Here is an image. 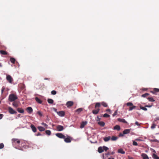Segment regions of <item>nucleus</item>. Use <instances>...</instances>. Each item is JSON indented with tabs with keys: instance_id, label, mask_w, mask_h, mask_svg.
Instances as JSON below:
<instances>
[{
	"instance_id": "nucleus-31",
	"label": "nucleus",
	"mask_w": 159,
	"mask_h": 159,
	"mask_svg": "<svg viewBox=\"0 0 159 159\" xmlns=\"http://www.w3.org/2000/svg\"><path fill=\"white\" fill-rule=\"evenodd\" d=\"M156 125H157L155 123L153 122V123H152V124L151 127V129H154L155 128Z\"/></svg>"
},
{
	"instance_id": "nucleus-13",
	"label": "nucleus",
	"mask_w": 159,
	"mask_h": 159,
	"mask_svg": "<svg viewBox=\"0 0 159 159\" xmlns=\"http://www.w3.org/2000/svg\"><path fill=\"white\" fill-rule=\"evenodd\" d=\"M26 110L29 114H31L33 112V109L31 107H28Z\"/></svg>"
},
{
	"instance_id": "nucleus-39",
	"label": "nucleus",
	"mask_w": 159,
	"mask_h": 159,
	"mask_svg": "<svg viewBox=\"0 0 159 159\" xmlns=\"http://www.w3.org/2000/svg\"><path fill=\"white\" fill-rule=\"evenodd\" d=\"M149 95V94L148 93H146L142 95L141 97H146Z\"/></svg>"
},
{
	"instance_id": "nucleus-58",
	"label": "nucleus",
	"mask_w": 159,
	"mask_h": 159,
	"mask_svg": "<svg viewBox=\"0 0 159 159\" xmlns=\"http://www.w3.org/2000/svg\"><path fill=\"white\" fill-rule=\"evenodd\" d=\"M110 153H109V152H108V153H106L105 154V155H110Z\"/></svg>"
},
{
	"instance_id": "nucleus-60",
	"label": "nucleus",
	"mask_w": 159,
	"mask_h": 159,
	"mask_svg": "<svg viewBox=\"0 0 159 159\" xmlns=\"http://www.w3.org/2000/svg\"><path fill=\"white\" fill-rule=\"evenodd\" d=\"M115 153L114 152H111V154L113 155Z\"/></svg>"
},
{
	"instance_id": "nucleus-25",
	"label": "nucleus",
	"mask_w": 159,
	"mask_h": 159,
	"mask_svg": "<svg viewBox=\"0 0 159 159\" xmlns=\"http://www.w3.org/2000/svg\"><path fill=\"white\" fill-rule=\"evenodd\" d=\"M120 127L119 125H116L113 128L114 129H116L118 130H120Z\"/></svg>"
},
{
	"instance_id": "nucleus-8",
	"label": "nucleus",
	"mask_w": 159,
	"mask_h": 159,
	"mask_svg": "<svg viewBox=\"0 0 159 159\" xmlns=\"http://www.w3.org/2000/svg\"><path fill=\"white\" fill-rule=\"evenodd\" d=\"M93 110L92 111L94 115H96L98 114L100 110L99 108H97Z\"/></svg>"
},
{
	"instance_id": "nucleus-33",
	"label": "nucleus",
	"mask_w": 159,
	"mask_h": 159,
	"mask_svg": "<svg viewBox=\"0 0 159 159\" xmlns=\"http://www.w3.org/2000/svg\"><path fill=\"white\" fill-rule=\"evenodd\" d=\"M10 61L11 62L14 64L15 62V61H16L15 59L11 57L10 59Z\"/></svg>"
},
{
	"instance_id": "nucleus-4",
	"label": "nucleus",
	"mask_w": 159,
	"mask_h": 159,
	"mask_svg": "<svg viewBox=\"0 0 159 159\" xmlns=\"http://www.w3.org/2000/svg\"><path fill=\"white\" fill-rule=\"evenodd\" d=\"M56 135L58 138L60 139H64L65 138V136L61 133H57L56 134Z\"/></svg>"
},
{
	"instance_id": "nucleus-45",
	"label": "nucleus",
	"mask_w": 159,
	"mask_h": 159,
	"mask_svg": "<svg viewBox=\"0 0 159 159\" xmlns=\"http://www.w3.org/2000/svg\"><path fill=\"white\" fill-rule=\"evenodd\" d=\"M51 93L52 95H55L57 93V92L55 90H52L51 91Z\"/></svg>"
},
{
	"instance_id": "nucleus-59",
	"label": "nucleus",
	"mask_w": 159,
	"mask_h": 159,
	"mask_svg": "<svg viewBox=\"0 0 159 159\" xmlns=\"http://www.w3.org/2000/svg\"><path fill=\"white\" fill-rule=\"evenodd\" d=\"M44 80H49V79L48 78H45L44 79Z\"/></svg>"
},
{
	"instance_id": "nucleus-48",
	"label": "nucleus",
	"mask_w": 159,
	"mask_h": 159,
	"mask_svg": "<svg viewBox=\"0 0 159 159\" xmlns=\"http://www.w3.org/2000/svg\"><path fill=\"white\" fill-rule=\"evenodd\" d=\"M5 89V88L4 87H3L2 88V90H1V92H2V94L3 92L4 91V90Z\"/></svg>"
},
{
	"instance_id": "nucleus-29",
	"label": "nucleus",
	"mask_w": 159,
	"mask_h": 159,
	"mask_svg": "<svg viewBox=\"0 0 159 159\" xmlns=\"http://www.w3.org/2000/svg\"><path fill=\"white\" fill-rule=\"evenodd\" d=\"M0 53L1 54H3V55H6L7 54V52H6L5 51H4V50H0Z\"/></svg>"
},
{
	"instance_id": "nucleus-30",
	"label": "nucleus",
	"mask_w": 159,
	"mask_h": 159,
	"mask_svg": "<svg viewBox=\"0 0 159 159\" xmlns=\"http://www.w3.org/2000/svg\"><path fill=\"white\" fill-rule=\"evenodd\" d=\"M111 139L112 141H115L118 139V137L116 136H112Z\"/></svg>"
},
{
	"instance_id": "nucleus-17",
	"label": "nucleus",
	"mask_w": 159,
	"mask_h": 159,
	"mask_svg": "<svg viewBox=\"0 0 159 159\" xmlns=\"http://www.w3.org/2000/svg\"><path fill=\"white\" fill-rule=\"evenodd\" d=\"M12 141L13 143L16 142L18 144L20 143V140L17 139H12Z\"/></svg>"
},
{
	"instance_id": "nucleus-5",
	"label": "nucleus",
	"mask_w": 159,
	"mask_h": 159,
	"mask_svg": "<svg viewBox=\"0 0 159 159\" xmlns=\"http://www.w3.org/2000/svg\"><path fill=\"white\" fill-rule=\"evenodd\" d=\"M6 79L8 81L11 83L13 81L12 78L10 75H7Z\"/></svg>"
},
{
	"instance_id": "nucleus-57",
	"label": "nucleus",
	"mask_w": 159,
	"mask_h": 159,
	"mask_svg": "<svg viewBox=\"0 0 159 159\" xmlns=\"http://www.w3.org/2000/svg\"><path fill=\"white\" fill-rule=\"evenodd\" d=\"M157 120H159V117H156L155 118V121H156Z\"/></svg>"
},
{
	"instance_id": "nucleus-10",
	"label": "nucleus",
	"mask_w": 159,
	"mask_h": 159,
	"mask_svg": "<svg viewBox=\"0 0 159 159\" xmlns=\"http://www.w3.org/2000/svg\"><path fill=\"white\" fill-rule=\"evenodd\" d=\"M159 92V89L154 88L153 91H151V93H152L153 94L156 95V93Z\"/></svg>"
},
{
	"instance_id": "nucleus-42",
	"label": "nucleus",
	"mask_w": 159,
	"mask_h": 159,
	"mask_svg": "<svg viewBox=\"0 0 159 159\" xmlns=\"http://www.w3.org/2000/svg\"><path fill=\"white\" fill-rule=\"evenodd\" d=\"M37 114L39 115L40 116H43V114L40 111H39L37 112Z\"/></svg>"
},
{
	"instance_id": "nucleus-9",
	"label": "nucleus",
	"mask_w": 159,
	"mask_h": 159,
	"mask_svg": "<svg viewBox=\"0 0 159 159\" xmlns=\"http://www.w3.org/2000/svg\"><path fill=\"white\" fill-rule=\"evenodd\" d=\"M74 103L72 101H68L66 102V105L68 107H70L73 105Z\"/></svg>"
},
{
	"instance_id": "nucleus-40",
	"label": "nucleus",
	"mask_w": 159,
	"mask_h": 159,
	"mask_svg": "<svg viewBox=\"0 0 159 159\" xmlns=\"http://www.w3.org/2000/svg\"><path fill=\"white\" fill-rule=\"evenodd\" d=\"M103 151L105 150V151H107L109 149V148L105 146H103Z\"/></svg>"
},
{
	"instance_id": "nucleus-32",
	"label": "nucleus",
	"mask_w": 159,
	"mask_h": 159,
	"mask_svg": "<svg viewBox=\"0 0 159 159\" xmlns=\"http://www.w3.org/2000/svg\"><path fill=\"white\" fill-rule=\"evenodd\" d=\"M148 100L150 102H154L155 100L152 97H148L147 98Z\"/></svg>"
},
{
	"instance_id": "nucleus-51",
	"label": "nucleus",
	"mask_w": 159,
	"mask_h": 159,
	"mask_svg": "<svg viewBox=\"0 0 159 159\" xmlns=\"http://www.w3.org/2000/svg\"><path fill=\"white\" fill-rule=\"evenodd\" d=\"M152 105H145V107H152Z\"/></svg>"
},
{
	"instance_id": "nucleus-26",
	"label": "nucleus",
	"mask_w": 159,
	"mask_h": 159,
	"mask_svg": "<svg viewBox=\"0 0 159 159\" xmlns=\"http://www.w3.org/2000/svg\"><path fill=\"white\" fill-rule=\"evenodd\" d=\"M111 137L110 136H108V137H106L104 138V140L105 142H107L109 140L111 139Z\"/></svg>"
},
{
	"instance_id": "nucleus-21",
	"label": "nucleus",
	"mask_w": 159,
	"mask_h": 159,
	"mask_svg": "<svg viewBox=\"0 0 159 159\" xmlns=\"http://www.w3.org/2000/svg\"><path fill=\"white\" fill-rule=\"evenodd\" d=\"M38 129L40 131H43L45 130V128L42 126H38Z\"/></svg>"
},
{
	"instance_id": "nucleus-2",
	"label": "nucleus",
	"mask_w": 159,
	"mask_h": 159,
	"mask_svg": "<svg viewBox=\"0 0 159 159\" xmlns=\"http://www.w3.org/2000/svg\"><path fill=\"white\" fill-rule=\"evenodd\" d=\"M101 105L105 107H107V103L105 102H102L101 103L99 102H97L95 104V108L100 107Z\"/></svg>"
},
{
	"instance_id": "nucleus-41",
	"label": "nucleus",
	"mask_w": 159,
	"mask_h": 159,
	"mask_svg": "<svg viewBox=\"0 0 159 159\" xmlns=\"http://www.w3.org/2000/svg\"><path fill=\"white\" fill-rule=\"evenodd\" d=\"M103 116L104 117H110V116L109 115H108L106 113L104 114L103 115Z\"/></svg>"
},
{
	"instance_id": "nucleus-22",
	"label": "nucleus",
	"mask_w": 159,
	"mask_h": 159,
	"mask_svg": "<svg viewBox=\"0 0 159 159\" xmlns=\"http://www.w3.org/2000/svg\"><path fill=\"white\" fill-rule=\"evenodd\" d=\"M118 152L119 153L124 154L125 153V152L124 151L123 149L122 148L119 149L118 151Z\"/></svg>"
},
{
	"instance_id": "nucleus-3",
	"label": "nucleus",
	"mask_w": 159,
	"mask_h": 159,
	"mask_svg": "<svg viewBox=\"0 0 159 159\" xmlns=\"http://www.w3.org/2000/svg\"><path fill=\"white\" fill-rule=\"evenodd\" d=\"M64 141L66 143H69L71 142L72 138L69 136H67V137L65 138L64 139Z\"/></svg>"
},
{
	"instance_id": "nucleus-38",
	"label": "nucleus",
	"mask_w": 159,
	"mask_h": 159,
	"mask_svg": "<svg viewBox=\"0 0 159 159\" xmlns=\"http://www.w3.org/2000/svg\"><path fill=\"white\" fill-rule=\"evenodd\" d=\"M140 108L141 109H142L144 111H146L147 110V108H146L145 107H144L141 106H140Z\"/></svg>"
},
{
	"instance_id": "nucleus-6",
	"label": "nucleus",
	"mask_w": 159,
	"mask_h": 159,
	"mask_svg": "<svg viewBox=\"0 0 159 159\" xmlns=\"http://www.w3.org/2000/svg\"><path fill=\"white\" fill-rule=\"evenodd\" d=\"M56 129L57 130L59 131H61L64 129L63 126L60 125H58L57 126Z\"/></svg>"
},
{
	"instance_id": "nucleus-14",
	"label": "nucleus",
	"mask_w": 159,
	"mask_h": 159,
	"mask_svg": "<svg viewBox=\"0 0 159 159\" xmlns=\"http://www.w3.org/2000/svg\"><path fill=\"white\" fill-rule=\"evenodd\" d=\"M117 120L120 122H123L126 124L128 123L124 119L119 118L117 119Z\"/></svg>"
},
{
	"instance_id": "nucleus-44",
	"label": "nucleus",
	"mask_w": 159,
	"mask_h": 159,
	"mask_svg": "<svg viewBox=\"0 0 159 159\" xmlns=\"http://www.w3.org/2000/svg\"><path fill=\"white\" fill-rule=\"evenodd\" d=\"M4 147V145L3 143H1L0 144V149L3 148Z\"/></svg>"
},
{
	"instance_id": "nucleus-64",
	"label": "nucleus",
	"mask_w": 159,
	"mask_h": 159,
	"mask_svg": "<svg viewBox=\"0 0 159 159\" xmlns=\"http://www.w3.org/2000/svg\"><path fill=\"white\" fill-rule=\"evenodd\" d=\"M136 140H138V141H139V140H140V139H136Z\"/></svg>"
},
{
	"instance_id": "nucleus-43",
	"label": "nucleus",
	"mask_w": 159,
	"mask_h": 159,
	"mask_svg": "<svg viewBox=\"0 0 159 159\" xmlns=\"http://www.w3.org/2000/svg\"><path fill=\"white\" fill-rule=\"evenodd\" d=\"M126 105L127 106H132L133 105V104L131 102H129L127 103Z\"/></svg>"
},
{
	"instance_id": "nucleus-37",
	"label": "nucleus",
	"mask_w": 159,
	"mask_h": 159,
	"mask_svg": "<svg viewBox=\"0 0 159 159\" xmlns=\"http://www.w3.org/2000/svg\"><path fill=\"white\" fill-rule=\"evenodd\" d=\"M136 107L135 106L133 105V106H132V107H129V111H131L132 110H133V109L135 108H136Z\"/></svg>"
},
{
	"instance_id": "nucleus-62",
	"label": "nucleus",
	"mask_w": 159,
	"mask_h": 159,
	"mask_svg": "<svg viewBox=\"0 0 159 159\" xmlns=\"http://www.w3.org/2000/svg\"><path fill=\"white\" fill-rule=\"evenodd\" d=\"M2 65L1 63H0V67H2Z\"/></svg>"
},
{
	"instance_id": "nucleus-15",
	"label": "nucleus",
	"mask_w": 159,
	"mask_h": 159,
	"mask_svg": "<svg viewBox=\"0 0 159 159\" xmlns=\"http://www.w3.org/2000/svg\"><path fill=\"white\" fill-rule=\"evenodd\" d=\"M141 156L143 159H149V158L148 155L145 153H142L141 154Z\"/></svg>"
},
{
	"instance_id": "nucleus-53",
	"label": "nucleus",
	"mask_w": 159,
	"mask_h": 159,
	"mask_svg": "<svg viewBox=\"0 0 159 159\" xmlns=\"http://www.w3.org/2000/svg\"><path fill=\"white\" fill-rule=\"evenodd\" d=\"M151 141L152 142H157L158 141V140L156 139H154L151 140Z\"/></svg>"
},
{
	"instance_id": "nucleus-47",
	"label": "nucleus",
	"mask_w": 159,
	"mask_h": 159,
	"mask_svg": "<svg viewBox=\"0 0 159 159\" xmlns=\"http://www.w3.org/2000/svg\"><path fill=\"white\" fill-rule=\"evenodd\" d=\"M42 125L44 126L46 128H47L48 127V125L45 123L43 122L42 123Z\"/></svg>"
},
{
	"instance_id": "nucleus-20",
	"label": "nucleus",
	"mask_w": 159,
	"mask_h": 159,
	"mask_svg": "<svg viewBox=\"0 0 159 159\" xmlns=\"http://www.w3.org/2000/svg\"><path fill=\"white\" fill-rule=\"evenodd\" d=\"M98 151L99 153H102V152H103V147H99L98 149Z\"/></svg>"
},
{
	"instance_id": "nucleus-35",
	"label": "nucleus",
	"mask_w": 159,
	"mask_h": 159,
	"mask_svg": "<svg viewBox=\"0 0 159 159\" xmlns=\"http://www.w3.org/2000/svg\"><path fill=\"white\" fill-rule=\"evenodd\" d=\"M46 134L48 135H50L51 134V131L50 130H46L45 131Z\"/></svg>"
},
{
	"instance_id": "nucleus-1",
	"label": "nucleus",
	"mask_w": 159,
	"mask_h": 159,
	"mask_svg": "<svg viewBox=\"0 0 159 159\" xmlns=\"http://www.w3.org/2000/svg\"><path fill=\"white\" fill-rule=\"evenodd\" d=\"M18 98L16 94L12 93L9 95L8 97V100L11 102L15 101Z\"/></svg>"
},
{
	"instance_id": "nucleus-63",
	"label": "nucleus",
	"mask_w": 159,
	"mask_h": 159,
	"mask_svg": "<svg viewBox=\"0 0 159 159\" xmlns=\"http://www.w3.org/2000/svg\"><path fill=\"white\" fill-rule=\"evenodd\" d=\"M55 110V111H56V112H57V109H56L55 108V110Z\"/></svg>"
},
{
	"instance_id": "nucleus-34",
	"label": "nucleus",
	"mask_w": 159,
	"mask_h": 159,
	"mask_svg": "<svg viewBox=\"0 0 159 159\" xmlns=\"http://www.w3.org/2000/svg\"><path fill=\"white\" fill-rule=\"evenodd\" d=\"M48 102L50 104H52L53 102V100L51 99H48Z\"/></svg>"
},
{
	"instance_id": "nucleus-50",
	"label": "nucleus",
	"mask_w": 159,
	"mask_h": 159,
	"mask_svg": "<svg viewBox=\"0 0 159 159\" xmlns=\"http://www.w3.org/2000/svg\"><path fill=\"white\" fill-rule=\"evenodd\" d=\"M106 111H107V112H109L110 114H111V111L110 109H107Z\"/></svg>"
},
{
	"instance_id": "nucleus-12",
	"label": "nucleus",
	"mask_w": 159,
	"mask_h": 159,
	"mask_svg": "<svg viewBox=\"0 0 159 159\" xmlns=\"http://www.w3.org/2000/svg\"><path fill=\"white\" fill-rule=\"evenodd\" d=\"M30 127L34 132L35 133L36 132L37 129L33 125H30Z\"/></svg>"
},
{
	"instance_id": "nucleus-46",
	"label": "nucleus",
	"mask_w": 159,
	"mask_h": 159,
	"mask_svg": "<svg viewBox=\"0 0 159 159\" xmlns=\"http://www.w3.org/2000/svg\"><path fill=\"white\" fill-rule=\"evenodd\" d=\"M133 144L134 146H137L138 145V143L135 141H133Z\"/></svg>"
},
{
	"instance_id": "nucleus-18",
	"label": "nucleus",
	"mask_w": 159,
	"mask_h": 159,
	"mask_svg": "<svg viewBox=\"0 0 159 159\" xmlns=\"http://www.w3.org/2000/svg\"><path fill=\"white\" fill-rule=\"evenodd\" d=\"M87 122L86 121H83L82 122L80 125V128H82L87 124Z\"/></svg>"
},
{
	"instance_id": "nucleus-56",
	"label": "nucleus",
	"mask_w": 159,
	"mask_h": 159,
	"mask_svg": "<svg viewBox=\"0 0 159 159\" xmlns=\"http://www.w3.org/2000/svg\"><path fill=\"white\" fill-rule=\"evenodd\" d=\"M3 116V114H0V119H1L2 118Z\"/></svg>"
},
{
	"instance_id": "nucleus-27",
	"label": "nucleus",
	"mask_w": 159,
	"mask_h": 159,
	"mask_svg": "<svg viewBox=\"0 0 159 159\" xmlns=\"http://www.w3.org/2000/svg\"><path fill=\"white\" fill-rule=\"evenodd\" d=\"M152 157L154 159H159V157L154 153L153 154Z\"/></svg>"
},
{
	"instance_id": "nucleus-36",
	"label": "nucleus",
	"mask_w": 159,
	"mask_h": 159,
	"mask_svg": "<svg viewBox=\"0 0 159 159\" xmlns=\"http://www.w3.org/2000/svg\"><path fill=\"white\" fill-rule=\"evenodd\" d=\"M82 111L83 109L82 108H79L76 110V111L78 113H79Z\"/></svg>"
},
{
	"instance_id": "nucleus-55",
	"label": "nucleus",
	"mask_w": 159,
	"mask_h": 159,
	"mask_svg": "<svg viewBox=\"0 0 159 159\" xmlns=\"http://www.w3.org/2000/svg\"><path fill=\"white\" fill-rule=\"evenodd\" d=\"M36 135L37 136H41L42 135V134L40 133H38L37 134H36Z\"/></svg>"
},
{
	"instance_id": "nucleus-49",
	"label": "nucleus",
	"mask_w": 159,
	"mask_h": 159,
	"mask_svg": "<svg viewBox=\"0 0 159 159\" xmlns=\"http://www.w3.org/2000/svg\"><path fill=\"white\" fill-rule=\"evenodd\" d=\"M117 114V111H116L114 113H113V114H112V116H115Z\"/></svg>"
},
{
	"instance_id": "nucleus-7",
	"label": "nucleus",
	"mask_w": 159,
	"mask_h": 159,
	"mask_svg": "<svg viewBox=\"0 0 159 159\" xmlns=\"http://www.w3.org/2000/svg\"><path fill=\"white\" fill-rule=\"evenodd\" d=\"M8 110L9 113L11 114H15L16 112L11 107H8Z\"/></svg>"
},
{
	"instance_id": "nucleus-24",
	"label": "nucleus",
	"mask_w": 159,
	"mask_h": 159,
	"mask_svg": "<svg viewBox=\"0 0 159 159\" xmlns=\"http://www.w3.org/2000/svg\"><path fill=\"white\" fill-rule=\"evenodd\" d=\"M98 124L100 126L103 127L105 125V123L103 121H99L98 123Z\"/></svg>"
},
{
	"instance_id": "nucleus-28",
	"label": "nucleus",
	"mask_w": 159,
	"mask_h": 159,
	"mask_svg": "<svg viewBox=\"0 0 159 159\" xmlns=\"http://www.w3.org/2000/svg\"><path fill=\"white\" fill-rule=\"evenodd\" d=\"M17 110L20 113H23L24 112V110L21 108H18Z\"/></svg>"
},
{
	"instance_id": "nucleus-54",
	"label": "nucleus",
	"mask_w": 159,
	"mask_h": 159,
	"mask_svg": "<svg viewBox=\"0 0 159 159\" xmlns=\"http://www.w3.org/2000/svg\"><path fill=\"white\" fill-rule=\"evenodd\" d=\"M135 124L136 125H138V126H139L140 125V124H139V123H138V122L137 121H136L135 123Z\"/></svg>"
},
{
	"instance_id": "nucleus-11",
	"label": "nucleus",
	"mask_w": 159,
	"mask_h": 159,
	"mask_svg": "<svg viewBox=\"0 0 159 159\" xmlns=\"http://www.w3.org/2000/svg\"><path fill=\"white\" fill-rule=\"evenodd\" d=\"M57 114L61 116H63L65 115V112L64 111L57 112Z\"/></svg>"
},
{
	"instance_id": "nucleus-16",
	"label": "nucleus",
	"mask_w": 159,
	"mask_h": 159,
	"mask_svg": "<svg viewBox=\"0 0 159 159\" xmlns=\"http://www.w3.org/2000/svg\"><path fill=\"white\" fill-rule=\"evenodd\" d=\"M130 132V129H125L123 131V134H128Z\"/></svg>"
},
{
	"instance_id": "nucleus-19",
	"label": "nucleus",
	"mask_w": 159,
	"mask_h": 159,
	"mask_svg": "<svg viewBox=\"0 0 159 159\" xmlns=\"http://www.w3.org/2000/svg\"><path fill=\"white\" fill-rule=\"evenodd\" d=\"M12 105L15 107L16 108L18 106V104L17 102L14 101H13Z\"/></svg>"
},
{
	"instance_id": "nucleus-52",
	"label": "nucleus",
	"mask_w": 159,
	"mask_h": 159,
	"mask_svg": "<svg viewBox=\"0 0 159 159\" xmlns=\"http://www.w3.org/2000/svg\"><path fill=\"white\" fill-rule=\"evenodd\" d=\"M124 134H123H123L120 133L119 134V137H122L124 136Z\"/></svg>"
},
{
	"instance_id": "nucleus-23",
	"label": "nucleus",
	"mask_w": 159,
	"mask_h": 159,
	"mask_svg": "<svg viewBox=\"0 0 159 159\" xmlns=\"http://www.w3.org/2000/svg\"><path fill=\"white\" fill-rule=\"evenodd\" d=\"M35 99L36 101L39 103L41 104L42 102V101L38 97H36Z\"/></svg>"
},
{
	"instance_id": "nucleus-61",
	"label": "nucleus",
	"mask_w": 159,
	"mask_h": 159,
	"mask_svg": "<svg viewBox=\"0 0 159 159\" xmlns=\"http://www.w3.org/2000/svg\"><path fill=\"white\" fill-rule=\"evenodd\" d=\"M108 159H114V158L112 157H110Z\"/></svg>"
}]
</instances>
